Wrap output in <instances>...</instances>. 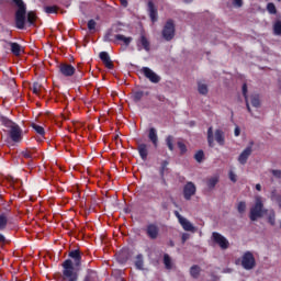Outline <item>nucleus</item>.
<instances>
[{"mask_svg": "<svg viewBox=\"0 0 281 281\" xmlns=\"http://www.w3.org/2000/svg\"><path fill=\"white\" fill-rule=\"evenodd\" d=\"M267 214V210H265V204L260 198L256 199L255 205L250 209L249 218L250 221H258V218H262Z\"/></svg>", "mask_w": 281, "mask_h": 281, "instance_id": "3", "label": "nucleus"}, {"mask_svg": "<svg viewBox=\"0 0 281 281\" xmlns=\"http://www.w3.org/2000/svg\"><path fill=\"white\" fill-rule=\"evenodd\" d=\"M267 10L269 14H278V9L276 8V4L273 2L267 4Z\"/></svg>", "mask_w": 281, "mask_h": 281, "instance_id": "42", "label": "nucleus"}, {"mask_svg": "<svg viewBox=\"0 0 281 281\" xmlns=\"http://www.w3.org/2000/svg\"><path fill=\"white\" fill-rule=\"evenodd\" d=\"M15 4L18 10L15 11V27L18 30H25V23L27 21L29 25H34L36 23V12L29 11L27 5L23 0H11Z\"/></svg>", "mask_w": 281, "mask_h": 281, "instance_id": "2", "label": "nucleus"}, {"mask_svg": "<svg viewBox=\"0 0 281 281\" xmlns=\"http://www.w3.org/2000/svg\"><path fill=\"white\" fill-rule=\"evenodd\" d=\"M34 132L37 133V135H41V137L45 136V128L36 123L31 124Z\"/></svg>", "mask_w": 281, "mask_h": 281, "instance_id": "30", "label": "nucleus"}, {"mask_svg": "<svg viewBox=\"0 0 281 281\" xmlns=\"http://www.w3.org/2000/svg\"><path fill=\"white\" fill-rule=\"evenodd\" d=\"M99 58L102 60V63L105 65L106 69H113L115 66L113 65V61L111 60V56L106 52H101L99 54Z\"/></svg>", "mask_w": 281, "mask_h": 281, "instance_id": "13", "label": "nucleus"}, {"mask_svg": "<svg viewBox=\"0 0 281 281\" xmlns=\"http://www.w3.org/2000/svg\"><path fill=\"white\" fill-rule=\"evenodd\" d=\"M170 247H175V241H170Z\"/></svg>", "mask_w": 281, "mask_h": 281, "instance_id": "58", "label": "nucleus"}, {"mask_svg": "<svg viewBox=\"0 0 281 281\" xmlns=\"http://www.w3.org/2000/svg\"><path fill=\"white\" fill-rule=\"evenodd\" d=\"M277 1H279V2H280L281 0H277Z\"/></svg>", "mask_w": 281, "mask_h": 281, "instance_id": "61", "label": "nucleus"}, {"mask_svg": "<svg viewBox=\"0 0 281 281\" xmlns=\"http://www.w3.org/2000/svg\"><path fill=\"white\" fill-rule=\"evenodd\" d=\"M186 3H188V0H184Z\"/></svg>", "mask_w": 281, "mask_h": 281, "instance_id": "60", "label": "nucleus"}, {"mask_svg": "<svg viewBox=\"0 0 281 281\" xmlns=\"http://www.w3.org/2000/svg\"><path fill=\"white\" fill-rule=\"evenodd\" d=\"M116 260L121 263V265H126L128 257H124V254H119L116 255Z\"/></svg>", "mask_w": 281, "mask_h": 281, "instance_id": "45", "label": "nucleus"}, {"mask_svg": "<svg viewBox=\"0 0 281 281\" xmlns=\"http://www.w3.org/2000/svg\"><path fill=\"white\" fill-rule=\"evenodd\" d=\"M22 157H24V159H32V151L23 150L22 151Z\"/></svg>", "mask_w": 281, "mask_h": 281, "instance_id": "47", "label": "nucleus"}, {"mask_svg": "<svg viewBox=\"0 0 281 281\" xmlns=\"http://www.w3.org/2000/svg\"><path fill=\"white\" fill-rule=\"evenodd\" d=\"M178 148L180 150V154L186 155L188 153V146L183 142H178Z\"/></svg>", "mask_w": 281, "mask_h": 281, "instance_id": "44", "label": "nucleus"}, {"mask_svg": "<svg viewBox=\"0 0 281 281\" xmlns=\"http://www.w3.org/2000/svg\"><path fill=\"white\" fill-rule=\"evenodd\" d=\"M77 196L80 198V193H77Z\"/></svg>", "mask_w": 281, "mask_h": 281, "instance_id": "59", "label": "nucleus"}, {"mask_svg": "<svg viewBox=\"0 0 281 281\" xmlns=\"http://www.w3.org/2000/svg\"><path fill=\"white\" fill-rule=\"evenodd\" d=\"M162 38L172 41L175 38V21L168 20L162 29Z\"/></svg>", "mask_w": 281, "mask_h": 281, "instance_id": "5", "label": "nucleus"}, {"mask_svg": "<svg viewBox=\"0 0 281 281\" xmlns=\"http://www.w3.org/2000/svg\"><path fill=\"white\" fill-rule=\"evenodd\" d=\"M95 25H97V23H95V20H89L88 21V30H95Z\"/></svg>", "mask_w": 281, "mask_h": 281, "instance_id": "46", "label": "nucleus"}, {"mask_svg": "<svg viewBox=\"0 0 281 281\" xmlns=\"http://www.w3.org/2000/svg\"><path fill=\"white\" fill-rule=\"evenodd\" d=\"M103 41H104L105 43H115V40L113 38V31H112V30H109V31L105 33V35H104V37H103Z\"/></svg>", "mask_w": 281, "mask_h": 281, "instance_id": "36", "label": "nucleus"}, {"mask_svg": "<svg viewBox=\"0 0 281 281\" xmlns=\"http://www.w3.org/2000/svg\"><path fill=\"white\" fill-rule=\"evenodd\" d=\"M148 139L151 142L153 146L157 148L159 146V136L157 135V130L155 127L149 128Z\"/></svg>", "mask_w": 281, "mask_h": 281, "instance_id": "15", "label": "nucleus"}, {"mask_svg": "<svg viewBox=\"0 0 281 281\" xmlns=\"http://www.w3.org/2000/svg\"><path fill=\"white\" fill-rule=\"evenodd\" d=\"M117 41H121L122 43H124V45H126V47H128V45L133 43V37H126L122 34H117L114 36V43H117Z\"/></svg>", "mask_w": 281, "mask_h": 281, "instance_id": "22", "label": "nucleus"}, {"mask_svg": "<svg viewBox=\"0 0 281 281\" xmlns=\"http://www.w3.org/2000/svg\"><path fill=\"white\" fill-rule=\"evenodd\" d=\"M246 210H247V203H245V201H241L237 204V212L239 214H245Z\"/></svg>", "mask_w": 281, "mask_h": 281, "instance_id": "41", "label": "nucleus"}, {"mask_svg": "<svg viewBox=\"0 0 281 281\" xmlns=\"http://www.w3.org/2000/svg\"><path fill=\"white\" fill-rule=\"evenodd\" d=\"M194 159L195 161H198V164H201L203 159H205V153L203 151V149H200L195 153Z\"/></svg>", "mask_w": 281, "mask_h": 281, "instance_id": "35", "label": "nucleus"}, {"mask_svg": "<svg viewBox=\"0 0 281 281\" xmlns=\"http://www.w3.org/2000/svg\"><path fill=\"white\" fill-rule=\"evenodd\" d=\"M8 45L11 47V53L13 56H21L23 48L16 42H8Z\"/></svg>", "mask_w": 281, "mask_h": 281, "instance_id": "19", "label": "nucleus"}, {"mask_svg": "<svg viewBox=\"0 0 281 281\" xmlns=\"http://www.w3.org/2000/svg\"><path fill=\"white\" fill-rule=\"evenodd\" d=\"M190 273L191 276L196 279L199 278L200 273H201V267L199 266H192L191 269H190Z\"/></svg>", "mask_w": 281, "mask_h": 281, "instance_id": "38", "label": "nucleus"}, {"mask_svg": "<svg viewBox=\"0 0 281 281\" xmlns=\"http://www.w3.org/2000/svg\"><path fill=\"white\" fill-rule=\"evenodd\" d=\"M135 267H136V269H138L139 271H144V255L138 254V255L136 256Z\"/></svg>", "mask_w": 281, "mask_h": 281, "instance_id": "28", "label": "nucleus"}, {"mask_svg": "<svg viewBox=\"0 0 281 281\" xmlns=\"http://www.w3.org/2000/svg\"><path fill=\"white\" fill-rule=\"evenodd\" d=\"M140 71L142 74H144L145 78H147V80H149V82H153L154 85H157L161 81V77H159L157 72L153 71V69L148 67H143Z\"/></svg>", "mask_w": 281, "mask_h": 281, "instance_id": "6", "label": "nucleus"}, {"mask_svg": "<svg viewBox=\"0 0 281 281\" xmlns=\"http://www.w3.org/2000/svg\"><path fill=\"white\" fill-rule=\"evenodd\" d=\"M147 12L149 14V19L153 23H157L159 19V13L157 11V7L155 5V2L153 0H149L147 3Z\"/></svg>", "mask_w": 281, "mask_h": 281, "instance_id": "11", "label": "nucleus"}, {"mask_svg": "<svg viewBox=\"0 0 281 281\" xmlns=\"http://www.w3.org/2000/svg\"><path fill=\"white\" fill-rule=\"evenodd\" d=\"M137 150L140 159L146 161V159H148V146L146 144H139Z\"/></svg>", "mask_w": 281, "mask_h": 281, "instance_id": "18", "label": "nucleus"}, {"mask_svg": "<svg viewBox=\"0 0 281 281\" xmlns=\"http://www.w3.org/2000/svg\"><path fill=\"white\" fill-rule=\"evenodd\" d=\"M198 92L200 95H207V93H210V89L207 88V85L198 81Z\"/></svg>", "mask_w": 281, "mask_h": 281, "instance_id": "27", "label": "nucleus"}, {"mask_svg": "<svg viewBox=\"0 0 281 281\" xmlns=\"http://www.w3.org/2000/svg\"><path fill=\"white\" fill-rule=\"evenodd\" d=\"M175 216L178 218L179 223L180 221H183L186 217H182L178 211L175 212Z\"/></svg>", "mask_w": 281, "mask_h": 281, "instance_id": "53", "label": "nucleus"}, {"mask_svg": "<svg viewBox=\"0 0 281 281\" xmlns=\"http://www.w3.org/2000/svg\"><path fill=\"white\" fill-rule=\"evenodd\" d=\"M271 173L273 175V177H276V179H281V170L272 169Z\"/></svg>", "mask_w": 281, "mask_h": 281, "instance_id": "48", "label": "nucleus"}, {"mask_svg": "<svg viewBox=\"0 0 281 281\" xmlns=\"http://www.w3.org/2000/svg\"><path fill=\"white\" fill-rule=\"evenodd\" d=\"M58 69L59 74H61V76L65 78H71V76L76 74V67H74L71 64H59Z\"/></svg>", "mask_w": 281, "mask_h": 281, "instance_id": "9", "label": "nucleus"}, {"mask_svg": "<svg viewBox=\"0 0 281 281\" xmlns=\"http://www.w3.org/2000/svg\"><path fill=\"white\" fill-rule=\"evenodd\" d=\"M42 87L43 86L41 83L34 82L31 89L35 95H38L41 93Z\"/></svg>", "mask_w": 281, "mask_h": 281, "instance_id": "43", "label": "nucleus"}, {"mask_svg": "<svg viewBox=\"0 0 281 281\" xmlns=\"http://www.w3.org/2000/svg\"><path fill=\"white\" fill-rule=\"evenodd\" d=\"M241 267L246 271H251L256 267V257L251 251H246L241 257Z\"/></svg>", "mask_w": 281, "mask_h": 281, "instance_id": "4", "label": "nucleus"}, {"mask_svg": "<svg viewBox=\"0 0 281 281\" xmlns=\"http://www.w3.org/2000/svg\"><path fill=\"white\" fill-rule=\"evenodd\" d=\"M233 5L235 8H243V0H234Z\"/></svg>", "mask_w": 281, "mask_h": 281, "instance_id": "52", "label": "nucleus"}, {"mask_svg": "<svg viewBox=\"0 0 281 281\" xmlns=\"http://www.w3.org/2000/svg\"><path fill=\"white\" fill-rule=\"evenodd\" d=\"M179 223H180L182 229H184V232H192V234H194V232H196V227H194V225H192V223H190V221H188V218L184 217Z\"/></svg>", "mask_w": 281, "mask_h": 281, "instance_id": "17", "label": "nucleus"}, {"mask_svg": "<svg viewBox=\"0 0 281 281\" xmlns=\"http://www.w3.org/2000/svg\"><path fill=\"white\" fill-rule=\"evenodd\" d=\"M9 135L12 142L19 144V142L23 139V130H21V126L18 124L10 130Z\"/></svg>", "mask_w": 281, "mask_h": 281, "instance_id": "10", "label": "nucleus"}, {"mask_svg": "<svg viewBox=\"0 0 281 281\" xmlns=\"http://www.w3.org/2000/svg\"><path fill=\"white\" fill-rule=\"evenodd\" d=\"M143 46V49L145 52H150V42L148 41V37L146 35L142 34L139 40L137 41V47Z\"/></svg>", "mask_w": 281, "mask_h": 281, "instance_id": "16", "label": "nucleus"}, {"mask_svg": "<svg viewBox=\"0 0 281 281\" xmlns=\"http://www.w3.org/2000/svg\"><path fill=\"white\" fill-rule=\"evenodd\" d=\"M145 232L150 240H157L159 238V226L155 223L147 224Z\"/></svg>", "mask_w": 281, "mask_h": 281, "instance_id": "8", "label": "nucleus"}, {"mask_svg": "<svg viewBox=\"0 0 281 281\" xmlns=\"http://www.w3.org/2000/svg\"><path fill=\"white\" fill-rule=\"evenodd\" d=\"M220 178L218 176H213L209 179H206V186L209 188V190H214V188H216V184L218 183Z\"/></svg>", "mask_w": 281, "mask_h": 281, "instance_id": "26", "label": "nucleus"}, {"mask_svg": "<svg viewBox=\"0 0 281 281\" xmlns=\"http://www.w3.org/2000/svg\"><path fill=\"white\" fill-rule=\"evenodd\" d=\"M268 223H270V225H276V213L269 215Z\"/></svg>", "mask_w": 281, "mask_h": 281, "instance_id": "49", "label": "nucleus"}, {"mask_svg": "<svg viewBox=\"0 0 281 281\" xmlns=\"http://www.w3.org/2000/svg\"><path fill=\"white\" fill-rule=\"evenodd\" d=\"M169 164H170V162H168V160H164V161L161 162L160 170H159V173H160L161 179H164V177H165V175H166V170H168V165H169Z\"/></svg>", "mask_w": 281, "mask_h": 281, "instance_id": "37", "label": "nucleus"}, {"mask_svg": "<svg viewBox=\"0 0 281 281\" xmlns=\"http://www.w3.org/2000/svg\"><path fill=\"white\" fill-rule=\"evenodd\" d=\"M228 177L233 181V183H236L237 178H236V173H234V171H229Z\"/></svg>", "mask_w": 281, "mask_h": 281, "instance_id": "51", "label": "nucleus"}, {"mask_svg": "<svg viewBox=\"0 0 281 281\" xmlns=\"http://www.w3.org/2000/svg\"><path fill=\"white\" fill-rule=\"evenodd\" d=\"M0 122H1L2 126H5V128H10V131L13 126L18 125L12 120H10V119H8L7 116H3V115L0 116Z\"/></svg>", "mask_w": 281, "mask_h": 281, "instance_id": "25", "label": "nucleus"}, {"mask_svg": "<svg viewBox=\"0 0 281 281\" xmlns=\"http://www.w3.org/2000/svg\"><path fill=\"white\" fill-rule=\"evenodd\" d=\"M123 8H128V0H120Z\"/></svg>", "mask_w": 281, "mask_h": 281, "instance_id": "54", "label": "nucleus"}, {"mask_svg": "<svg viewBox=\"0 0 281 281\" xmlns=\"http://www.w3.org/2000/svg\"><path fill=\"white\" fill-rule=\"evenodd\" d=\"M196 194V186H194V182H188L183 188V196L186 201H190L192 196Z\"/></svg>", "mask_w": 281, "mask_h": 281, "instance_id": "12", "label": "nucleus"}, {"mask_svg": "<svg viewBox=\"0 0 281 281\" xmlns=\"http://www.w3.org/2000/svg\"><path fill=\"white\" fill-rule=\"evenodd\" d=\"M68 256L71 259H66L61 265L63 280L78 281L79 274L76 269H80V266L82 265V254L80 250L76 249L71 250Z\"/></svg>", "mask_w": 281, "mask_h": 281, "instance_id": "1", "label": "nucleus"}, {"mask_svg": "<svg viewBox=\"0 0 281 281\" xmlns=\"http://www.w3.org/2000/svg\"><path fill=\"white\" fill-rule=\"evenodd\" d=\"M214 137L218 146H225V133L222 130H216Z\"/></svg>", "mask_w": 281, "mask_h": 281, "instance_id": "21", "label": "nucleus"}, {"mask_svg": "<svg viewBox=\"0 0 281 281\" xmlns=\"http://www.w3.org/2000/svg\"><path fill=\"white\" fill-rule=\"evenodd\" d=\"M164 265L166 269H172V260L170 259V256L168 254L164 255Z\"/></svg>", "mask_w": 281, "mask_h": 281, "instance_id": "40", "label": "nucleus"}, {"mask_svg": "<svg viewBox=\"0 0 281 281\" xmlns=\"http://www.w3.org/2000/svg\"><path fill=\"white\" fill-rule=\"evenodd\" d=\"M0 243L4 244L5 243V236L0 233Z\"/></svg>", "mask_w": 281, "mask_h": 281, "instance_id": "56", "label": "nucleus"}, {"mask_svg": "<svg viewBox=\"0 0 281 281\" xmlns=\"http://www.w3.org/2000/svg\"><path fill=\"white\" fill-rule=\"evenodd\" d=\"M213 241L221 247V249L229 248V240L225 238V236L221 235V233L213 232L212 233Z\"/></svg>", "mask_w": 281, "mask_h": 281, "instance_id": "7", "label": "nucleus"}, {"mask_svg": "<svg viewBox=\"0 0 281 281\" xmlns=\"http://www.w3.org/2000/svg\"><path fill=\"white\" fill-rule=\"evenodd\" d=\"M189 239H190V234L183 233L181 236L182 245H184V243Z\"/></svg>", "mask_w": 281, "mask_h": 281, "instance_id": "50", "label": "nucleus"}, {"mask_svg": "<svg viewBox=\"0 0 281 281\" xmlns=\"http://www.w3.org/2000/svg\"><path fill=\"white\" fill-rule=\"evenodd\" d=\"M247 83H244L241 87V93L245 98V102H246V109L248 111V113H251L254 115V113L251 112V106L249 105V97L247 95Z\"/></svg>", "mask_w": 281, "mask_h": 281, "instance_id": "23", "label": "nucleus"}, {"mask_svg": "<svg viewBox=\"0 0 281 281\" xmlns=\"http://www.w3.org/2000/svg\"><path fill=\"white\" fill-rule=\"evenodd\" d=\"M58 5H46L44 7V12L46 14H58Z\"/></svg>", "mask_w": 281, "mask_h": 281, "instance_id": "31", "label": "nucleus"}, {"mask_svg": "<svg viewBox=\"0 0 281 281\" xmlns=\"http://www.w3.org/2000/svg\"><path fill=\"white\" fill-rule=\"evenodd\" d=\"M144 95H148V92H144L142 90L135 91L132 94V100L135 104H139L142 100H144Z\"/></svg>", "mask_w": 281, "mask_h": 281, "instance_id": "20", "label": "nucleus"}, {"mask_svg": "<svg viewBox=\"0 0 281 281\" xmlns=\"http://www.w3.org/2000/svg\"><path fill=\"white\" fill-rule=\"evenodd\" d=\"M166 144L167 148H169V150L172 153V150H175V136L168 135L166 137Z\"/></svg>", "mask_w": 281, "mask_h": 281, "instance_id": "32", "label": "nucleus"}, {"mask_svg": "<svg viewBox=\"0 0 281 281\" xmlns=\"http://www.w3.org/2000/svg\"><path fill=\"white\" fill-rule=\"evenodd\" d=\"M8 227V217L5 214H0V232H3Z\"/></svg>", "mask_w": 281, "mask_h": 281, "instance_id": "34", "label": "nucleus"}, {"mask_svg": "<svg viewBox=\"0 0 281 281\" xmlns=\"http://www.w3.org/2000/svg\"><path fill=\"white\" fill-rule=\"evenodd\" d=\"M234 133H235V137H238L240 135V127L236 126Z\"/></svg>", "mask_w": 281, "mask_h": 281, "instance_id": "55", "label": "nucleus"}, {"mask_svg": "<svg viewBox=\"0 0 281 281\" xmlns=\"http://www.w3.org/2000/svg\"><path fill=\"white\" fill-rule=\"evenodd\" d=\"M256 190L260 192V190H262V186H260V183L256 184Z\"/></svg>", "mask_w": 281, "mask_h": 281, "instance_id": "57", "label": "nucleus"}, {"mask_svg": "<svg viewBox=\"0 0 281 281\" xmlns=\"http://www.w3.org/2000/svg\"><path fill=\"white\" fill-rule=\"evenodd\" d=\"M207 144L210 148H214V130L213 127L207 128Z\"/></svg>", "mask_w": 281, "mask_h": 281, "instance_id": "29", "label": "nucleus"}, {"mask_svg": "<svg viewBox=\"0 0 281 281\" xmlns=\"http://www.w3.org/2000/svg\"><path fill=\"white\" fill-rule=\"evenodd\" d=\"M273 34H274V36H281V21L280 20H278L273 24Z\"/></svg>", "mask_w": 281, "mask_h": 281, "instance_id": "39", "label": "nucleus"}, {"mask_svg": "<svg viewBox=\"0 0 281 281\" xmlns=\"http://www.w3.org/2000/svg\"><path fill=\"white\" fill-rule=\"evenodd\" d=\"M83 281H98V272L95 270L88 269Z\"/></svg>", "mask_w": 281, "mask_h": 281, "instance_id": "24", "label": "nucleus"}, {"mask_svg": "<svg viewBox=\"0 0 281 281\" xmlns=\"http://www.w3.org/2000/svg\"><path fill=\"white\" fill-rule=\"evenodd\" d=\"M251 145L246 147L239 155L238 157V161L241 164V166H245V164H247V159H249V157H251Z\"/></svg>", "mask_w": 281, "mask_h": 281, "instance_id": "14", "label": "nucleus"}, {"mask_svg": "<svg viewBox=\"0 0 281 281\" xmlns=\"http://www.w3.org/2000/svg\"><path fill=\"white\" fill-rule=\"evenodd\" d=\"M250 102L255 109H260V95L254 94L250 97Z\"/></svg>", "mask_w": 281, "mask_h": 281, "instance_id": "33", "label": "nucleus"}]
</instances>
